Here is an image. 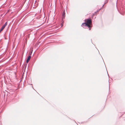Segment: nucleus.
Masks as SVG:
<instances>
[{"label":"nucleus","instance_id":"nucleus-1","mask_svg":"<svg viewBox=\"0 0 125 125\" xmlns=\"http://www.w3.org/2000/svg\"><path fill=\"white\" fill-rule=\"evenodd\" d=\"M85 21L86 25L89 28V30H90L92 27V21L91 19H89L85 20Z\"/></svg>","mask_w":125,"mask_h":125},{"label":"nucleus","instance_id":"nucleus-2","mask_svg":"<svg viewBox=\"0 0 125 125\" xmlns=\"http://www.w3.org/2000/svg\"><path fill=\"white\" fill-rule=\"evenodd\" d=\"M7 25V22H6L5 23L4 25L2 27L1 29L0 30V33L5 28V27Z\"/></svg>","mask_w":125,"mask_h":125},{"label":"nucleus","instance_id":"nucleus-3","mask_svg":"<svg viewBox=\"0 0 125 125\" xmlns=\"http://www.w3.org/2000/svg\"><path fill=\"white\" fill-rule=\"evenodd\" d=\"M31 56L30 55L28 57L27 60V63H28L29 62L31 58Z\"/></svg>","mask_w":125,"mask_h":125},{"label":"nucleus","instance_id":"nucleus-4","mask_svg":"<svg viewBox=\"0 0 125 125\" xmlns=\"http://www.w3.org/2000/svg\"><path fill=\"white\" fill-rule=\"evenodd\" d=\"M86 23L85 22L84 23H83L81 25V26L82 27H83L84 26H86Z\"/></svg>","mask_w":125,"mask_h":125},{"label":"nucleus","instance_id":"nucleus-5","mask_svg":"<svg viewBox=\"0 0 125 125\" xmlns=\"http://www.w3.org/2000/svg\"><path fill=\"white\" fill-rule=\"evenodd\" d=\"M65 13L64 12L63 13V14H62V19H63V18H65Z\"/></svg>","mask_w":125,"mask_h":125},{"label":"nucleus","instance_id":"nucleus-6","mask_svg":"<svg viewBox=\"0 0 125 125\" xmlns=\"http://www.w3.org/2000/svg\"><path fill=\"white\" fill-rule=\"evenodd\" d=\"M63 22H62V24H61L62 26H63Z\"/></svg>","mask_w":125,"mask_h":125},{"label":"nucleus","instance_id":"nucleus-7","mask_svg":"<svg viewBox=\"0 0 125 125\" xmlns=\"http://www.w3.org/2000/svg\"><path fill=\"white\" fill-rule=\"evenodd\" d=\"M32 52H31L30 53V54L31 55V54H32Z\"/></svg>","mask_w":125,"mask_h":125},{"label":"nucleus","instance_id":"nucleus-8","mask_svg":"<svg viewBox=\"0 0 125 125\" xmlns=\"http://www.w3.org/2000/svg\"><path fill=\"white\" fill-rule=\"evenodd\" d=\"M96 12H95L94 13V15L95 14H96Z\"/></svg>","mask_w":125,"mask_h":125},{"label":"nucleus","instance_id":"nucleus-9","mask_svg":"<svg viewBox=\"0 0 125 125\" xmlns=\"http://www.w3.org/2000/svg\"><path fill=\"white\" fill-rule=\"evenodd\" d=\"M98 12V11H97L96 12Z\"/></svg>","mask_w":125,"mask_h":125}]
</instances>
